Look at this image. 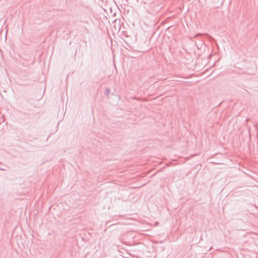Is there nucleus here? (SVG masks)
<instances>
[{"mask_svg": "<svg viewBox=\"0 0 258 258\" xmlns=\"http://www.w3.org/2000/svg\"><path fill=\"white\" fill-rule=\"evenodd\" d=\"M58 125V123H57V125L56 126L55 130L51 134H54V133H55L57 131V128H57Z\"/></svg>", "mask_w": 258, "mask_h": 258, "instance_id": "6", "label": "nucleus"}, {"mask_svg": "<svg viewBox=\"0 0 258 258\" xmlns=\"http://www.w3.org/2000/svg\"><path fill=\"white\" fill-rule=\"evenodd\" d=\"M113 26L111 29L112 32H125L124 31L121 30V26L120 23V20H115L113 22Z\"/></svg>", "mask_w": 258, "mask_h": 258, "instance_id": "1", "label": "nucleus"}, {"mask_svg": "<svg viewBox=\"0 0 258 258\" xmlns=\"http://www.w3.org/2000/svg\"><path fill=\"white\" fill-rule=\"evenodd\" d=\"M110 92V89L109 88H106L105 90V94L108 95Z\"/></svg>", "mask_w": 258, "mask_h": 258, "instance_id": "4", "label": "nucleus"}, {"mask_svg": "<svg viewBox=\"0 0 258 258\" xmlns=\"http://www.w3.org/2000/svg\"><path fill=\"white\" fill-rule=\"evenodd\" d=\"M167 30H168L169 31H175L174 28L172 26H170L167 28Z\"/></svg>", "mask_w": 258, "mask_h": 258, "instance_id": "5", "label": "nucleus"}, {"mask_svg": "<svg viewBox=\"0 0 258 258\" xmlns=\"http://www.w3.org/2000/svg\"><path fill=\"white\" fill-rule=\"evenodd\" d=\"M121 39L126 43H128L130 42V37L126 35V33H121Z\"/></svg>", "mask_w": 258, "mask_h": 258, "instance_id": "2", "label": "nucleus"}, {"mask_svg": "<svg viewBox=\"0 0 258 258\" xmlns=\"http://www.w3.org/2000/svg\"><path fill=\"white\" fill-rule=\"evenodd\" d=\"M212 1L216 8L219 7L222 4V0H212Z\"/></svg>", "mask_w": 258, "mask_h": 258, "instance_id": "3", "label": "nucleus"}, {"mask_svg": "<svg viewBox=\"0 0 258 258\" xmlns=\"http://www.w3.org/2000/svg\"><path fill=\"white\" fill-rule=\"evenodd\" d=\"M202 33H197V35H199V34H201Z\"/></svg>", "mask_w": 258, "mask_h": 258, "instance_id": "7", "label": "nucleus"}, {"mask_svg": "<svg viewBox=\"0 0 258 258\" xmlns=\"http://www.w3.org/2000/svg\"><path fill=\"white\" fill-rule=\"evenodd\" d=\"M49 211H50V210H51V207H49Z\"/></svg>", "mask_w": 258, "mask_h": 258, "instance_id": "8", "label": "nucleus"}]
</instances>
